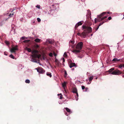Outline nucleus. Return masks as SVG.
Masks as SVG:
<instances>
[{
  "label": "nucleus",
  "instance_id": "nucleus-1",
  "mask_svg": "<svg viewBox=\"0 0 124 124\" xmlns=\"http://www.w3.org/2000/svg\"><path fill=\"white\" fill-rule=\"evenodd\" d=\"M83 46V43L82 42L79 43L76 46V49L73 50L72 52L77 54L80 52V51L81 50Z\"/></svg>",
  "mask_w": 124,
  "mask_h": 124
},
{
  "label": "nucleus",
  "instance_id": "nucleus-2",
  "mask_svg": "<svg viewBox=\"0 0 124 124\" xmlns=\"http://www.w3.org/2000/svg\"><path fill=\"white\" fill-rule=\"evenodd\" d=\"M105 13L106 12H103L100 15H98L97 17L98 18H95L94 19L95 23H96L97 22H100L103 20L104 19L107 18V16H106L101 18L102 16L105 15Z\"/></svg>",
  "mask_w": 124,
  "mask_h": 124
},
{
  "label": "nucleus",
  "instance_id": "nucleus-3",
  "mask_svg": "<svg viewBox=\"0 0 124 124\" xmlns=\"http://www.w3.org/2000/svg\"><path fill=\"white\" fill-rule=\"evenodd\" d=\"M31 56L32 58L31 59V61L33 62L38 63V61L35 58H39L41 56V55H38L37 54H34L32 55Z\"/></svg>",
  "mask_w": 124,
  "mask_h": 124
},
{
  "label": "nucleus",
  "instance_id": "nucleus-4",
  "mask_svg": "<svg viewBox=\"0 0 124 124\" xmlns=\"http://www.w3.org/2000/svg\"><path fill=\"white\" fill-rule=\"evenodd\" d=\"M31 56L32 58L31 59V61L33 62L38 63V61L35 58H39L41 56V55H38L37 54H34L32 55Z\"/></svg>",
  "mask_w": 124,
  "mask_h": 124
},
{
  "label": "nucleus",
  "instance_id": "nucleus-5",
  "mask_svg": "<svg viewBox=\"0 0 124 124\" xmlns=\"http://www.w3.org/2000/svg\"><path fill=\"white\" fill-rule=\"evenodd\" d=\"M82 27L83 29H85L84 31H85L86 33H89L92 31V28L90 27H87L85 25H83Z\"/></svg>",
  "mask_w": 124,
  "mask_h": 124
},
{
  "label": "nucleus",
  "instance_id": "nucleus-6",
  "mask_svg": "<svg viewBox=\"0 0 124 124\" xmlns=\"http://www.w3.org/2000/svg\"><path fill=\"white\" fill-rule=\"evenodd\" d=\"M35 69L40 74H43L45 72V70L42 68L39 67L36 68Z\"/></svg>",
  "mask_w": 124,
  "mask_h": 124
},
{
  "label": "nucleus",
  "instance_id": "nucleus-7",
  "mask_svg": "<svg viewBox=\"0 0 124 124\" xmlns=\"http://www.w3.org/2000/svg\"><path fill=\"white\" fill-rule=\"evenodd\" d=\"M111 74L112 75H117L119 74H121V72L119 70H114Z\"/></svg>",
  "mask_w": 124,
  "mask_h": 124
},
{
  "label": "nucleus",
  "instance_id": "nucleus-8",
  "mask_svg": "<svg viewBox=\"0 0 124 124\" xmlns=\"http://www.w3.org/2000/svg\"><path fill=\"white\" fill-rule=\"evenodd\" d=\"M18 50L17 46H16L15 47H12L10 50V51L12 53H15V51Z\"/></svg>",
  "mask_w": 124,
  "mask_h": 124
},
{
  "label": "nucleus",
  "instance_id": "nucleus-9",
  "mask_svg": "<svg viewBox=\"0 0 124 124\" xmlns=\"http://www.w3.org/2000/svg\"><path fill=\"white\" fill-rule=\"evenodd\" d=\"M67 83L66 82H64V83H62V87L64 88L65 91L66 90V85Z\"/></svg>",
  "mask_w": 124,
  "mask_h": 124
},
{
  "label": "nucleus",
  "instance_id": "nucleus-10",
  "mask_svg": "<svg viewBox=\"0 0 124 124\" xmlns=\"http://www.w3.org/2000/svg\"><path fill=\"white\" fill-rule=\"evenodd\" d=\"M82 23H81V21H79L76 24L75 26V28H77L78 26L82 25Z\"/></svg>",
  "mask_w": 124,
  "mask_h": 124
},
{
  "label": "nucleus",
  "instance_id": "nucleus-11",
  "mask_svg": "<svg viewBox=\"0 0 124 124\" xmlns=\"http://www.w3.org/2000/svg\"><path fill=\"white\" fill-rule=\"evenodd\" d=\"M76 66L74 63H70L69 65L70 67V68L74 67H76Z\"/></svg>",
  "mask_w": 124,
  "mask_h": 124
},
{
  "label": "nucleus",
  "instance_id": "nucleus-12",
  "mask_svg": "<svg viewBox=\"0 0 124 124\" xmlns=\"http://www.w3.org/2000/svg\"><path fill=\"white\" fill-rule=\"evenodd\" d=\"M86 33L85 31H84L81 34V37H82L85 38L86 36Z\"/></svg>",
  "mask_w": 124,
  "mask_h": 124
},
{
  "label": "nucleus",
  "instance_id": "nucleus-13",
  "mask_svg": "<svg viewBox=\"0 0 124 124\" xmlns=\"http://www.w3.org/2000/svg\"><path fill=\"white\" fill-rule=\"evenodd\" d=\"M93 76H91L89 78V81H90V83H89V82H88L87 83V84H89L91 82V81L92 80H93Z\"/></svg>",
  "mask_w": 124,
  "mask_h": 124
},
{
  "label": "nucleus",
  "instance_id": "nucleus-14",
  "mask_svg": "<svg viewBox=\"0 0 124 124\" xmlns=\"http://www.w3.org/2000/svg\"><path fill=\"white\" fill-rule=\"evenodd\" d=\"M41 39L38 38H37L35 39V41L36 42H40Z\"/></svg>",
  "mask_w": 124,
  "mask_h": 124
},
{
  "label": "nucleus",
  "instance_id": "nucleus-15",
  "mask_svg": "<svg viewBox=\"0 0 124 124\" xmlns=\"http://www.w3.org/2000/svg\"><path fill=\"white\" fill-rule=\"evenodd\" d=\"M65 108V109H66V111L70 113V112H71L69 108Z\"/></svg>",
  "mask_w": 124,
  "mask_h": 124
},
{
  "label": "nucleus",
  "instance_id": "nucleus-16",
  "mask_svg": "<svg viewBox=\"0 0 124 124\" xmlns=\"http://www.w3.org/2000/svg\"><path fill=\"white\" fill-rule=\"evenodd\" d=\"M46 42H48L49 43H50V44L52 43L53 42L51 40H50V39H47L46 40Z\"/></svg>",
  "mask_w": 124,
  "mask_h": 124
},
{
  "label": "nucleus",
  "instance_id": "nucleus-17",
  "mask_svg": "<svg viewBox=\"0 0 124 124\" xmlns=\"http://www.w3.org/2000/svg\"><path fill=\"white\" fill-rule=\"evenodd\" d=\"M46 74L47 76H49L50 77H52V75L51 73L47 72L46 73Z\"/></svg>",
  "mask_w": 124,
  "mask_h": 124
},
{
  "label": "nucleus",
  "instance_id": "nucleus-18",
  "mask_svg": "<svg viewBox=\"0 0 124 124\" xmlns=\"http://www.w3.org/2000/svg\"><path fill=\"white\" fill-rule=\"evenodd\" d=\"M119 60H120V59L118 60V59H117V58H114L113 59L112 61H113L115 62V61H119Z\"/></svg>",
  "mask_w": 124,
  "mask_h": 124
},
{
  "label": "nucleus",
  "instance_id": "nucleus-19",
  "mask_svg": "<svg viewBox=\"0 0 124 124\" xmlns=\"http://www.w3.org/2000/svg\"><path fill=\"white\" fill-rule=\"evenodd\" d=\"M30 82V80L28 79H26L25 81V82L26 83H29Z\"/></svg>",
  "mask_w": 124,
  "mask_h": 124
},
{
  "label": "nucleus",
  "instance_id": "nucleus-20",
  "mask_svg": "<svg viewBox=\"0 0 124 124\" xmlns=\"http://www.w3.org/2000/svg\"><path fill=\"white\" fill-rule=\"evenodd\" d=\"M114 68H111V69H109L108 71L109 72H111L112 71H113V70H114Z\"/></svg>",
  "mask_w": 124,
  "mask_h": 124
},
{
  "label": "nucleus",
  "instance_id": "nucleus-21",
  "mask_svg": "<svg viewBox=\"0 0 124 124\" xmlns=\"http://www.w3.org/2000/svg\"><path fill=\"white\" fill-rule=\"evenodd\" d=\"M64 72H65V73H64V76L65 77H66L67 76V72L66 70L64 71Z\"/></svg>",
  "mask_w": 124,
  "mask_h": 124
},
{
  "label": "nucleus",
  "instance_id": "nucleus-22",
  "mask_svg": "<svg viewBox=\"0 0 124 124\" xmlns=\"http://www.w3.org/2000/svg\"><path fill=\"white\" fill-rule=\"evenodd\" d=\"M26 50L29 52H31V49L29 48H26Z\"/></svg>",
  "mask_w": 124,
  "mask_h": 124
},
{
  "label": "nucleus",
  "instance_id": "nucleus-23",
  "mask_svg": "<svg viewBox=\"0 0 124 124\" xmlns=\"http://www.w3.org/2000/svg\"><path fill=\"white\" fill-rule=\"evenodd\" d=\"M9 56L11 58L13 59H14V58H15V57L13 55H12V54H11L10 55H9Z\"/></svg>",
  "mask_w": 124,
  "mask_h": 124
},
{
  "label": "nucleus",
  "instance_id": "nucleus-24",
  "mask_svg": "<svg viewBox=\"0 0 124 124\" xmlns=\"http://www.w3.org/2000/svg\"><path fill=\"white\" fill-rule=\"evenodd\" d=\"M30 40H24L23 42L24 43H27L29 42L30 41Z\"/></svg>",
  "mask_w": 124,
  "mask_h": 124
},
{
  "label": "nucleus",
  "instance_id": "nucleus-25",
  "mask_svg": "<svg viewBox=\"0 0 124 124\" xmlns=\"http://www.w3.org/2000/svg\"><path fill=\"white\" fill-rule=\"evenodd\" d=\"M38 51L37 50H34L33 51V53H35V54H36V53H37L38 52Z\"/></svg>",
  "mask_w": 124,
  "mask_h": 124
},
{
  "label": "nucleus",
  "instance_id": "nucleus-26",
  "mask_svg": "<svg viewBox=\"0 0 124 124\" xmlns=\"http://www.w3.org/2000/svg\"><path fill=\"white\" fill-rule=\"evenodd\" d=\"M69 43H71L72 44H73L74 43V42L72 40H70L69 42Z\"/></svg>",
  "mask_w": 124,
  "mask_h": 124
},
{
  "label": "nucleus",
  "instance_id": "nucleus-27",
  "mask_svg": "<svg viewBox=\"0 0 124 124\" xmlns=\"http://www.w3.org/2000/svg\"><path fill=\"white\" fill-rule=\"evenodd\" d=\"M49 55L50 56L52 57L53 56V54L52 53H50L49 54Z\"/></svg>",
  "mask_w": 124,
  "mask_h": 124
},
{
  "label": "nucleus",
  "instance_id": "nucleus-28",
  "mask_svg": "<svg viewBox=\"0 0 124 124\" xmlns=\"http://www.w3.org/2000/svg\"><path fill=\"white\" fill-rule=\"evenodd\" d=\"M63 56L65 57H67V55L66 53H64Z\"/></svg>",
  "mask_w": 124,
  "mask_h": 124
},
{
  "label": "nucleus",
  "instance_id": "nucleus-29",
  "mask_svg": "<svg viewBox=\"0 0 124 124\" xmlns=\"http://www.w3.org/2000/svg\"><path fill=\"white\" fill-rule=\"evenodd\" d=\"M13 13L10 14L9 15V16H10L11 17L13 15Z\"/></svg>",
  "mask_w": 124,
  "mask_h": 124
},
{
  "label": "nucleus",
  "instance_id": "nucleus-30",
  "mask_svg": "<svg viewBox=\"0 0 124 124\" xmlns=\"http://www.w3.org/2000/svg\"><path fill=\"white\" fill-rule=\"evenodd\" d=\"M5 43L7 45H8L9 44V42L8 41H5Z\"/></svg>",
  "mask_w": 124,
  "mask_h": 124
},
{
  "label": "nucleus",
  "instance_id": "nucleus-31",
  "mask_svg": "<svg viewBox=\"0 0 124 124\" xmlns=\"http://www.w3.org/2000/svg\"><path fill=\"white\" fill-rule=\"evenodd\" d=\"M37 20L38 21V22H40L41 21L40 19L39 18H37Z\"/></svg>",
  "mask_w": 124,
  "mask_h": 124
},
{
  "label": "nucleus",
  "instance_id": "nucleus-32",
  "mask_svg": "<svg viewBox=\"0 0 124 124\" xmlns=\"http://www.w3.org/2000/svg\"><path fill=\"white\" fill-rule=\"evenodd\" d=\"M53 54L54 55V56H55V57L57 56V54H56L54 52H53Z\"/></svg>",
  "mask_w": 124,
  "mask_h": 124
},
{
  "label": "nucleus",
  "instance_id": "nucleus-33",
  "mask_svg": "<svg viewBox=\"0 0 124 124\" xmlns=\"http://www.w3.org/2000/svg\"><path fill=\"white\" fill-rule=\"evenodd\" d=\"M104 22H103L102 23H100L99 25V26H100L101 25H102L104 23Z\"/></svg>",
  "mask_w": 124,
  "mask_h": 124
},
{
  "label": "nucleus",
  "instance_id": "nucleus-34",
  "mask_svg": "<svg viewBox=\"0 0 124 124\" xmlns=\"http://www.w3.org/2000/svg\"><path fill=\"white\" fill-rule=\"evenodd\" d=\"M21 38H22L23 39H27V38H26L25 37H22Z\"/></svg>",
  "mask_w": 124,
  "mask_h": 124
},
{
  "label": "nucleus",
  "instance_id": "nucleus-35",
  "mask_svg": "<svg viewBox=\"0 0 124 124\" xmlns=\"http://www.w3.org/2000/svg\"><path fill=\"white\" fill-rule=\"evenodd\" d=\"M36 7L37 8L39 9L40 8V6L39 5H37Z\"/></svg>",
  "mask_w": 124,
  "mask_h": 124
},
{
  "label": "nucleus",
  "instance_id": "nucleus-36",
  "mask_svg": "<svg viewBox=\"0 0 124 124\" xmlns=\"http://www.w3.org/2000/svg\"><path fill=\"white\" fill-rule=\"evenodd\" d=\"M60 99H61L62 98V94L61 93H60Z\"/></svg>",
  "mask_w": 124,
  "mask_h": 124
},
{
  "label": "nucleus",
  "instance_id": "nucleus-37",
  "mask_svg": "<svg viewBox=\"0 0 124 124\" xmlns=\"http://www.w3.org/2000/svg\"><path fill=\"white\" fill-rule=\"evenodd\" d=\"M123 67V65L121 64L119 66V68H121Z\"/></svg>",
  "mask_w": 124,
  "mask_h": 124
},
{
  "label": "nucleus",
  "instance_id": "nucleus-38",
  "mask_svg": "<svg viewBox=\"0 0 124 124\" xmlns=\"http://www.w3.org/2000/svg\"><path fill=\"white\" fill-rule=\"evenodd\" d=\"M61 59L62 60L63 62H65V60L64 58H62Z\"/></svg>",
  "mask_w": 124,
  "mask_h": 124
},
{
  "label": "nucleus",
  "instance_id": "nucleus-39",
  "mask_svg": "<svg viewBox=\"0 0 124 124\" xmlns=\"http://www.w3.org/2000/svg\"><path fill=\"white\" fill-rule=\"evenodd\" d=\"M73 92L74 93H76V94H77V96L78 97V93H77V92Z\"/></svg>",
  "mask_w": 124,
  "mask_h": 124
},
{
  "label": "nucleus",
  "instance_id": "nucleus-40",
  "mask_svg": "<svg viewBox=\"0 0 124 124\" xmlns=\"http://www.w3.org/2000/svg\"><path fill=\"white\" fill-rule=\"evenodd\" d=\"M82 90H84L85 88V87L84 86H82Z\"/></svg>",
  "mask_w": 124,
  "mask_h": 124
},
{
  "label": "nucleus",
  "instance_id": "nucleus-41",
  "mask_svg": "<svg viewBox=\"0 0 124 124\" xmlns=\"http://www.w3.org/2000/svg\"><path fill=\"white\" fill-rule=\"evenodd\" d=\"M77 35L78 36H81V34L80 33H78L77 34Z\"/></svg>",
  "mask_w": 124,
  "mask_h": 124
},
{
  "label": "nucleus",
  "instance_id": "nucleus-42",
  "mask_svg": "<svg viewBox=\"0 0 124 124\" xmlns=\"http://www.w3.org/2000/svg\"><path fill=\"white\" fill-rule=\"evenodd\" d=\"M108 19L109 20H110L111 19V17L110 16L108 17Z\"/></svg>",
  "mask_w": 124,
  "mask_h": 124
},
{
  "label": "nucleus",
  "instance_id": "nucleus-43",
  "mask_svg": "<svg viewBox=\"0 0 124 124\" xmlns=\"http://www.w3.org/2000/svg\"><path fill=\"white\" fill-rule=\"evenodd\" d=\"M43 60H45V57H44L43 56Z\"/></svg>",
  "mask_w": 124,
  "mask_h": 124
},
{
  "label": "nucleus",
  "instance_id": "nucleus-44",
  "mask_svg": "<svg viewBox=\"0 0 124 124\" xmlns=\"http://www.w3.org/2000/svg\"><path fill=\"white\" fill-rule=\"evenodd\" d=\"M99 26H98V27L97 28V29H96V31H97V30L99 28Z\"/></svg>",
  "mask_w": 124,
  "mask_h": 124
},
{
  "label": "nucleus",
  "instance_id": "nucleus-45",
  "mask_svg": "<svg viewBox=\"0 0 124 124\" xmlns=\"http://www.w3.org/2000/svg\"><path fill=\"white\" fill-rule=\"evenodd\" d=\"M78 98H76V99L77 101L78 100Z\"/></svg>",
  "mask_w": 124,
  "mask_h": 124
},
{
  "label": "nucleus",
  "instance_id": "nucleus-46",
  "mask_svg": "<svg viewBox=\"0 0 124 124\" xmlns=\"http://www.w3.org/2000/svg\"><path fill=\"white\" fill-rule=\"evenodd\" d=\"M106 13L105 14H106V13H107L108 14H109V12H105Z\"/></svg>",
  "mask_w": 124,
  "mask_h": 124
},
{
  "label": "nucleus",
  "instance_id": "nucleus-47",
  "mask_svg": "<svg viewBox=\"0 0 124 124\" xmlns=\"http://www.w3.org/2000/svg\"><path fill=\"white\" fill-rule=\"evenodd\" d=\"M55 61H56V60H57V59H56V57H55Z\"/></svg>",
  "mask_w": 124,
  "mask_h": 124
},
{
  "label": "nucleus",
  "instance_id": "nucleus-48",
  "mask_svg": "<svg viewBox=\"0 0 124 124\" xmlns=\"http://www.w3.org/2000/svg\"><path fill=\"white\" fill-rule=\"evenodd\" d=\"M4 54H5V55H7V54H5V53H4Z\"/></svg>",
  "mask_w": 124,
  "mask_h": 124
},
{
  "label": "nucleus",
  "instance_id": "nucleus-49",
  "mask_svg": "<svg viewBox=\"0 0 124 124\" xmlns=\"http://www.w3.org/2000/svg\"><path fill=\"white\" fill-rule=\"evenodd\" d=\"M123 67H124V64H123Z\"/></svg>",
  "mask_w": 124,
  "mask_h": 124
},
{
  "label": "nucleus",
  "instance_id": "nucleus-50",
  "mask_svg": "<svg viewBox=\"0 0 124 124\" xmlns=\"http://www.w3.org/2000/svg\"><path fill=\"white\" fill-rule=\"evenodd\" d=\"M122 77H124V75H123L122 76Z\"/></svg>",
  "mask_w": 124,
  "mask_h": 124
},
{
  "label": "nucleus",
  "instance_id": "nucleus-51",
  "mask_svg": "<svg viewBox=\"0 0 124 124\" xmlns=\"http://www.w3.org/2000/svg\"><path fill=\"white\" fill-rule=\"evenodd\" d=\"M66 115L67 116V113H66Z\"/></svg>",
  "mask_w": 124,
  "mask_h": 124
},
{
  "label": "nucleus",
  "instance_id": "nucleus-52",
  "mask_svg": "<svg viewBox=\"0 0 124 124\" xmlns=\"http://www.w3.org/2000/svg\"><path fill=\"white\" fill-rule=\"evenodd\" d=\"M123 61H123V60H122V61H121V62H123Z\"/></svg>",
  "mask_w": 124,
  "mask_h": 124
},
{
  "label": "nucleus",
  "instance_id": "nucleus-53",
  "mask_svg": "<svg viewBox=\"0 0 124 124\" xmlns=\"http://www.w3.org/2000/svg\"><path fill=\"white\" fill-rule=\"evenodd\" d=\"M14 10H12V11H13Z\"/></svg>",
  "mask_w": 124,
  "mask_h": 124
},
{
  "label": "nucleus",
  "instance_id": "nucleus-54",
  "mask_svg": "<svg viewBox=\"0 0 124 124\" xmlns=\"http://www.w3.org/2000/svg\"><path fill=\"white\" fill-rule=\"evenodd\" d=\"M124 15V17L123 18H124V15Z\"/></svg>",
  "mask_w": 124,
  "mask_h": 124
},
{
  "label": "nucleus",
  "instance_id": "nucleus-55",
  "mask_svg": "<svg viewBox=\"0 0 124 124\" xmlns=\"http://www.w3.org/2000/svg\"><path fill=\"white\" fill-rule=\"evenodd\" d=\"M97 78H96V79H97Z\"/></svg>",
  "mask_w": 124,
  "mask_h": 124
},
{
  "label": "nucleus",
  "instance_id": "nucleus-56",
  "mask_svg": "<svg viewBox=\"0 0 124 124\" xmlns=\"http://www.w3.org/2000/svg\"><path fill=\"white\" fill-rule=\"evenodd\" d=\"M59 95V94H58V95Z\"/></svg>",
  "mask_w": 124,
  "mask_h": 124
},
{
  "label": "nucleus",
  "instance_id": "nucleus-57",
  "mask_svg": "<svg viewBox=\"0 0 124 124\" xmlns=\"http://www.w3.org/2000/svg\"><path fill=\"white\" fill-rule=\"evenodd\" d=\"M59 104H61L60 103H59Z\"/></svg>",
  "mask_w": 124,
  "mask_h": 124
}]
</instances>
